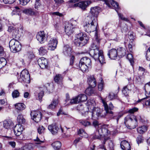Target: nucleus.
<instances>
[{"mask_svg":"<svg viewBox=\"0 0 150 150\" xmlns=\"http://www.w3.org/2000/svg\"><path fill=\"white\" fill-rule=\"evenodd\" d=\"M38 133L42 135L44 134L45 128L42 125H40L37 129Z\"/></svg>","mask_w":150,"mask_h":150,"instance_id":"39","label":"nucleus"},{"mask_svg":"<svg viewBox=\"0 0 150 150\" xmlns=\"http://www.w3.org/2000/svg\"><path fill=\"white\" fill-rule=\"evenodd\" d=\"M146 57L147 60L150 61V47L148 49L147 51Z\"/></svg>","mask_w":150,"mask_h":150,"instance_id":"57","label":"nucleus"},{"mask_svg":"<svg viewBox=\"0 0 150 150\" xmlns=\"http://www.w3.org/2000/svg\"><path fill=\"white\" fill-rule=\"evenodd\" d=\"M30 79V76L28 71L27 69H24L22 71L20 74V78H18L19 81L22 82L24 81L28 83Z\"/></svg>","mask_w":150,"mask_h":150,"instance_id":"7","label":"nucleus"},{"mask_svg":"<svg viewBox=\"0 0 150 150\" xmlns=\"http://www.w3.org/2000/svg\"><path fill=\"white\" fill-rule=\"evenodd\" d=\"M79 67L82 71L83 72H86L88 71V68L90 67L91 66H89L88 65L81 64L79 62Z\"/></svg>","mask_w":150,"mask_h":150,"instance_id":"28","label":"nucleus"},{"mask_svg":"<svg viewBox=\"0 0 150 150\" xmlns=\"http://www.w3.org/2000/svg\"><path fill=\"white\" fill-rule=\"evenodd\" d=\"M100 100L103 104L104 110L105 111V113L103 115L104 117H105L106 118L110 119H115L116 116L114 115L113 112L111 110H109L108 106L107 104L106 100L103 99L102 97H100Z\"/></svg>","mask_w":150,"mask_h":150,"instance_id":"4","label":"nucleus"},{"mask_svg":"<svg viewBox=\"0 0 150 150\" xmlns=\"http://www.w3.org/2000/svg\"><path fill=\"white\" fill-rule=\"evenodd\" d=\"M110 2L111 4L116 8L115 10L117 11V9L119 8V5L117 3L113 0H110Z\"/></svg>","mask_w":150,"mask_h":150,"instance_id":"41","label":"nucleus"},{"mask_svg":"<svg viewBox=\"0 0 150 150\" xmlns=\"http://www.w3.org/2000/svg\"><path fill=\"white\" fill-rule=\"evenodd\" d=\"M47 50L44 47H41L39 50V53L41 55H43L47 54Z\"/></svg>","mask_w":150,"mask_h":150,"instance_id":"35","label":"nucleus"},{"mask_svg":"<svg viewBox=\"0 0 150 150\" xmlns=\"http://www.w3.org/2000/svg\"><path fill=\"white\" fill-rule=\"evenodd\" d=\"M76 38L74 40L75 45L77 46H83L88 42L89 37L86 34L81 32L76 36Z\"/></svg>","mask_w":150,"mask_h":150,"instance_id":"2","label":"nucleus"},{"mask_svg":"<svg viewBox=\"0 0 150 150\" xmlns=\"http://www.w3.org/2000/svg\"><path fill=\"white\" fill-rule=\"evenodd\" d=\"M108 97L110 100H112L116 98L117 96L116 94H115L111 92L109 93Z\"/></svg>","mask_w":150,"mask_h":150,"instance_id":"52","label":"nucleus"},{"mask_svg":"<svg viewBox=\"0 0 150 150\" xmlns=\"http://www.w3.org/2000/svg\"><path fill=\"white\" fill-rule=\"evenodd\" d=\"M23 129V125L21 124H18L16 125L13 130L16 135L19 136L21 134V132Z\"/></svg>","mask_w":150,"mask_h":150,"instance_id":"17","label":"nucleus"},{"mask_svg":"<svg viewBox=\"0 0 150 150\" xmlns=\"http://www.w3.org/2000/svg\"><path fill=\"white\" fill-rule=\"evenodd\" d=\"M12 95L13 98H16L19 96L20 93L18 90H16L12 92Z\"/></svg>","mask_w":150,"mask_h":150,"instance_id":"47","label":"nucleus"},{"mask_svg":"<svg viewBox=\"0 0 150 150\" xmlns=\"http://www.w3.org/2000/svg\"><path fill=\"white\" fill-rule=\"evenodd\" d=\"M90 4V1H82L75 4L74 5L75 7H79L82 9H84Z\"/></svg>","mask_w":150,"mask_h":150,"instance_id":"20","label":"nucleus"},{"mask_svg":"<svg viewBox=\"0 0 150 150\" xmlns=\"http://www.w3.org/2000/svg\"><path fill=\"white\" fill-rule=\"evenodd\" d=\"M145 73V69L142 67H139L138 74L141 76H143Z\"/></svg>","mask_w":150,"mask_h":150,"instance_id":"51","label":"nucleus"},{"mask_svg":"<svg viewBox=\"0 0 150 150\" xmlns=\"http://www.w3.org/2000/svg\"><path fill=\"white\" fill-rule=\"evenodd\" d=\"M44 95V91H43V90L42 91H41L40 93H39L38 94V99L40 100L43 96Z\"/></svg>","mask_w":150,"mask_h":150,"instance_id":"59","label":"nucleus"},{"mask_svg":"<svg viewBox=\"0 0 150 150\" xmlns=\"http://www.w3.org/2000/svg\"><path fill=\"white\" fill-rule=\"evenodd\" d=\"M127 58L131 64L132 65L134 62L133 60V57L132 54H127Z\"/></svg>","mask_w":150,"mask_h":150,"instance_id":"50","label":"nucleus"},{"mask_svg":"<svg viewBox=\"0 0 150 150\" xmlns=\"http://www.w3.org/2000/svg\"><path fill=\"white\" fill-rule=\"evenodd\" d=\"M23 12L29 15H33L36 14V13L33 11V9L31 8L25 9L23 11Z\"/></svg>","mask_w":150,"mask_h":150,"instance_id":"31","label":"nucleus"},{"mask_svg":"<svg viewBox=\"0 0 150 150\" xmlns=\"http://www.w3.org/2000/svg\"><path fill=\"white\" fill-rule=\"evenodd\" d=\"M30 1V0H19L20 4L22 5H25Z\"/></svg>","mask_w":150,"mask_h":150,"instance_id":"58","label":"nucleus"},{"mask_svg":"<svg viewBox=\"0 0 150 150\" xmlns=\"http://www.w3.org/2000/svg\"><path fill=\"white\" fill-rule=\"evenodd\" d=\"M109 147L110 150H112L114 146V145L113 142L111 140H110L108 143Z\"/></svg>","mask_w":150,"mask_h":150,"instance_id":"64","label":"nucleus"},{"mask_svg":"<svg viewBox=\"0 0 150 150\" xmlns=\"http://www.w3.org/2000/svg\"><path fill=\"white\" fill-rule=\"evenodd\" d=\"M52 146L54 149L58 150L61 146V143L59 141H56L52 144Z\"/></svg>","mask_w":150,"mask_h":150,"instance_id":"32","label":"nucleus"},{"mask_svg":"<svg viewBox=\"0 0 150 150\" xmlns=\"http://www.w3.org/2000/svg\"><path fill=\"white\" fill-rule=\"evenodd\" d=\"M18 122L21 124H23L25 122V119L23 118V116L21 114L18 115L17 118Z\"/></svg>","mask_w":150,"mask_h":150,"instance_id":"37","label":"nucleus"},{"mask_svg":"<svg viewBox=\"0 0 150 150\" xmlns=\"http://www.w3.org/2000/svg\"><path fill=\"white\" fill-rule=\"evenodd\" d=\"M2 1L5 4H12L13 3L15 0H2Z\"/></svg>","mask_w":150,"mask_h":150,"instance_id":"60","label":"nucleus"},{"mask_svg":"<svg viewBox=\"0 0 150 150\" xmlns=\"http://www.w3.org/2000/svg\"><path fill=\"white\" fill-rule=\"evenodd\" d=\"M117 51L115 49H112L109 51L108 54V57L112 59H116L118 56Z\"/></svg>","mask_w":150,"mask_h":150,"instance_id":"19","label":"nucleus"},{"mask_svg":"<svg viewBox=\"0 0 150 150\" xmlns=\"http://www.w3.org/2000/svg\"><path fill=\"white\" fill-rule=\"evenodd\" d=\"M100 10L99 7L96 6L93 7L91 8L90 11V14L94 18H96L98 16L99 11Z\"/></svg>","mask_w":150,"mask_h":150,"instance_id":"16","label":"nucleus"},{"mask_svg":"<svg viewBox=\"0 0 150 150\" xmlns=\"http://www.w3.org/2000/svg\"><path fill=\"white\" fill-rule=\"evenodd\" d=\"M58 103V101L57 99L54 100L51 104L48 106L47 108L51 109L54 108L57 106Z\"/></svg>","mask_w":150,"mask_h":150,"instance_id":"33","label":"nucleus"},{"mask_svg":"<svg viewBox=\"0 0 150 150\" xmlns=\"http://www.w3.org/2000/svg\"><path fill=\"white\" fill-rule=\"evenodd\" d=\"M38 62L40 67L42 69L46 68L47 67L48 62L47 60L43 57L39 58Z\"/></svg>","mask_w":150,"mask_h":150,"instance_id":"15","label":"nucleus"},{"mask_svg":"<svg viewBox=\"0 0 150 150\" xmlns=\"http://www.w3.org/2000/svg\"><path fill=\"white\" fill-rule=\"evenodd\" d=\"M71 50V48L67 45L64 46L63 48V52L65 55L70 54Z\"/></svg>","mask_w":150,"mask_h":150,"instance_id":"30","label":"nucleus"},{"mask_svg":"<svg viewBox=\"0 0 150 150\" xmlns=\"http://www.w3.org/2000/svg\"><path fill=\"white\" fill-rule=\"evenodd\" d=\"M30 115L32 119L35 122L37 123L40 122L42 119V114L39 111H31Z\"/></svg>","mask_w":150,"mask_h":150,"instance_id":"9","label":"nucleus"},{"mask_svg":"<svg viewBox=\"0 0 150 150\" xmlns=\"http://www.w3.org/2000/svg\"><path fill=\"white\" fill-rule=\"evenodd\" d=\"M87 21L83 26L85 31L88 33L96 31V33L97 28L98 26L97 19L88 16L87 18ZM100 40L98 36L96 34L95 39L93 40L91 45L92 49L89 52V54L96 61L98 60L100 63L102 64L105 63V62L103 51L99 50Z\"/></svg>","mask_w":150,"mask_h":150,"instance_id":"1","label":"nucleus"},{"mask_svg":"<svg viewBox=\"0 0 150 150\" xmlns=\"http://www.w3.org/2000/svg\"><path fill=\"white\" fill-rule=\"evenodd\" d=\"M60 128H61L60 130L61 132H63V129L60 126L59 127L55 124L49 125L48 127L49 130L53 134H55L57 133L58 131L60 130Z\"/></svg>","mask_w":150,"mask_h":150,"instance_id":"10","label":"nucleus"},{"mask_svg":"<svg viewBox=\"0 0 150 150\" xmlns=\"http://www.w3.org/2000/svg\"><path fill=\"white\" fill-rule=\"evenodd\" d=\"M144 89L146 92L150 95V83H147L145 85Z\"/></svg>","mask_w":150,"mask_h":150,"instance_id":"42","label":"nucleus"},{"mask_svg":"<svg viewBox=\"0 0 150 150\" xmlns=\"http://www.w3.org/2000/svg\"><path fill=\"white\" fill-rule=\"evenodd\" d=\"M130 42L129 43L128 45V47L129 50L130 52H131L132 50V42L133 41V40H130Z\"/></svg>","mask_w":150,"mask_h":150,"instance_id":"61","label":"nucleus"},{"mask_svg":"<svg viewBox=\"0 0 150 150\" xmlns=\"http://www.w3.org/2000/svg\"><path fill=\"white\" fill-rule=\"evenodd\" d=\"M80 62L81 64H84L88 65L89 66H91V60L89 58L86 57L82 58L80 60Z\"/></svg>","mask_w":150,"mask_h":150,"instance_id":"24","label":"nucleus"},{"mask_svg":"<svg viewBox=\"0 0 150 150\" xmlns=\"http://www.w3.org/2000/svg\"><path fill=\"white\" fill-rule=\"evenodd\" d=\"M44 91H47L49 93H50L53 91L54 89V86L52 83H47L44 85L43 87Z\"/></svg>","mask_w":150,"mask_h":150,"instance_id":"21","label":"nucleus"},{"mask_svg":"<svg viewBox=\"0 0 150 150\" xmlns=\"http://www.w3.org/2000/svg\"><path fill=\"white\" fill-rule=\"evenodd\" d=\"M79 121L80 123L85 127L88 126L90 125V122L85 120H81Z\"/></svg>","mask_w":150,"mask_h":150,"instance_id":"45","label":"nucleus"},{"mask_svg":"<svg viewBox=\"0 0 150 150\" xmlns=\"http://www.w3.org/2000/svg\"><path fill=\"white\" fill-rule=\"evenodd\" d=\"M144 138L142 135H139L136 139L137 143L139 144L142 143L144 140Z\"/></svg>","mask_w":150,"mask_h":150,"instance_id":"46","label":"nucleus"},{"mask_svg":"<svg viewBox=\"0 0 150 150\" xmlns=\"http://www.w3.org/2000/svg\"><path fill=\"white\" fill-rule=\"evenodd\" d=\"M104 87L103 82L101 81L99 83L98 85V90L100 91H101Z\"/></svg>","mask_w":150,"mask_h":150,"instance_id":"53","label":"nucleus"},{"mask_svg":"<svg viewBox=\"0 0 150 150\" xmlns=\"http://www.w3.org/2000/svg\"><path fill=\"white\" fill-rule=\"evenodd\" d=\"M118 56L120 57H121L124 56L126 54V50L124 48H120L118 49Z\"/></svg>","mask_w":150,"mask_h":150,"instance_id":"29","label":"nucleus"},{"mask_svg":"<svg viewBox=\"0 0 150 150\" xmlns=\"http://www.w3.org/2000/svg\"><path fill=\"white\" fill-rule=\"evenodd\" d=\"M77 22L74 20H71L65 27V32L68 35H71L73 33V29L76 27Z\"/></svg>","mask_w":150,"mask_h":150,"instance_id":"5","label":"nucleus"},{"mask_svg":"<svg viewBox=\"0 0 150 150\" xmlns=\"http://www.w3.org/2000/svg\"><path fill=\"white\" fill-rule=\"evenodd\" d=\"M6 63V60L4 58H0V69L5 65Z\"/></svg>","mask_w":150,"mask_h":150,"instance_id":"44","label":"nucleus"},{"mask_svg":"<svg viewBox=\"0 0 150 150\" xmlns=\"http://www.w3.org/2000/svg\"><path fill=\"white\" fill-rule=\"evenodd\" d=\"M87 104L89 106H94L95 104V102L93 99L88 100L87 101Z\"/></svg>","mask_w":150,"mask_h":150,"instance_id":"54","label":"nucleus"},{"mask_svg":"<svg viewBox=\"0 0 150 150\" xmlns=\"http://www.w3.org/2000/svg\"><path fill=\"white\" fill-rule=\"evenodd\" d=\"M121 149L123 150H131V146L129 142L126 141H122L120 144Z\"/></svg>","mask_w":150,"mask_h":150,"instance_id":"22","label":"nucleus"},{"mask_svg":"<svg viewBox=\"0 0 150 150\" xmlns=\"http://www.w3.org/2000/svg\"><path fill=\"white\" fill-rule=\"evenodd\" d=\"M94 87L89 86L85 90L86 94L88 95H98L99 92L94 89Z\"/></svg>","mask_w":150,"mask_h":150,"instance_id":"18","label":"nucleus"},{"mask_svg":"<svg viewBox=\"0 0 150 150\" xmlns=\"http://www.w3.org/2000/svg\"><path fill=\"white\" fill-rule=\"evenodd\" d=\"M63 79V77L61 74L56 75L54 78V80L55 82L59 83L61 82Z\"/></svg>","mask_w":150,"mask_h":150,"instance_id":"36","label":"nucleus"},{"mask_svg":"<svg viewBox=\"0 0 150 150\" xmlns=\"http://www.w3.org/2000/svg\"><path fill=\"white\" fill-rule=\"evenodd\" d=\"M108 138L107 139H104L103 144L100 145V147L101 149H103L105 150H107L105 148V147L104 146V145L105 144V142H106V140L107 139L108 140Z\"/></svg>","mask_w":150,"mask_h":150,"instance_id":"62","label":"nucleus"},{"mask_svg":"<svg viewBox=\"0 0 150 150\" xmlns=\"http://www.w3.org/2000/svg\"><path fill=\"white\" fill-rule=\"evenodd\" d=\"M22 150H33L32 145L30 144H26L22 148Z\"/></svg>","mask_w":150,"mask_h":150,"instance_id":"43","label":"nucleus"},{"mask_svg":"<svg viewBox=\"0 0 150 150\" xmlns=\"http://www.w3.org/2000/svg\"><path fill=\"white\" fill-rule=\"evenodd\" d=\"M131 85L129 84L128 85L123 87L122 90V92L124 95L125 96H128L129 92L131 91Z\"/></svg>","mask_w":150,"mask_h":150,"instance_id":"25","label":"nucleus"},{"mask_svg":"<svg viewBox=\"0 0 150 150\" xmlns=\"http://www.w3.org/2000/svg\"><path fill=\"white\" fill-rule=\"evenodd\" d=\"M125 123L126 126L128 129H132L137 126V120L133 115H127L125 118Z\"/></svg>","mask_w":150,"mask_h":150,"instance_id":"3","label":"nucleus"},{"mask_svg":"<svg viewBox=\"0 0 150 150\" xmlns=\"http://www.w3.org/2000/svg\"><path fill=\"white\" fill-rule=\"evenodd\" d=\"M87 99L86 96L84 94L79 95L78 96H76L73 98L70 101L71 104L78 103L79 102H82L86 101Z\"/></svg>","mask_w":150,"mask_h":150,"instance_id":"8","label":"nucleus"},{"mask_svg":"<svg viewBox=\"0 0 150 150\" xmlns=\"http://www.w3.org/2000/svg\"><path fill=\"white\" fill-rule=\"evenodd\" d=\"M12 123L10 121L5 120L4 121L3 126L4 128L8 129V131H10V129L11 126H12Z\"/></svg>","mask_w":150,"mask_h":150,"instance_id":"34","label":"nucleus"},{"mask_svg":"<svg viewBox=\"0 0 150 150\" xmlns=\"http://www.w3.org/2000/svg\"><path fill=\"white\" fill-rule=\"evenodd\" d=\"M103 111L101 110L98 108H93L92 109V117L96 118H98L100 117H104L103 115L102 114Z\"/></svg>","mask_w":150,"mask_h":150,"instance_id":"11","label":"nucleus"},{"mask_svg":"<svg viewBox=\"0 0 150 150\" xmlns=\"http://www.w3.org/2000/svg\"><path fill=\"white\" fill-rule=\"evenodd\" d=\"M36 2L35 4V8L38 10L41 6V4L39 2V0H36Z\"/></svg>","mask_w":150,"mask_h":150,"instance_id":"56","label":"nucleus"},{"mask_svg":"<svg viewBox=\"0 0 150 150\" xmlns=\"http://www.w3.org/2000/svg\"><path fill=\"white\" fill-rule=\"evenodd\" d=\"M19 29L18 28H14V29L13 30L12 32L13 37L14 38H17L19 37V36L18 35V33Z\"/></svg>","mask_w":150,"mask_h":150,"instance_id":"48","label":"nucleus"},{"mask_svg":"<svg viewBox=\"0 0 150 150\" xmlns=\"http://www.w3.org/2000/svg\"><path fill=\"white\" fill-rule=\"evenodd\" d=\"M88 82L90 86L94 87L96 86V81L93 76H90L88 79Z\"/></svg>","mask_w":150,"mask_h":150,"instance_id":"23","label":"nucleus"},{"mask_svg":"<svg viewBox=\"0 0 150 150\" xmlns=\"http://www.w3.org/2000/svg\"><path fill=\"white\" fill-rule=\"evenodd\" d=\"M15 107L16 110L20 111L24 110L26 107L25 105L23 103H16L15 105Z\"/></svg>","mask_w":150,"mask_h":150,"instance_id":"26","label":"nucleus"},{"mask_svg":"<svg viewBox=\"0 0 150 150\" xmlns=\"http://www.w3.org/2000/svg\"><path fill=\"white\" fill-rule=\"evenodd\" d=\"M78 134L81 136L85 138L87 137L88 136L87 134L85 132L84 130L82 129H80L78 132Z\"/></svg>","mask_w":150,"mask_h":150,"instance_id":"38","label":"nucleus"},{"mask_svg":"<svg viewBox=\"0 0 150 150\" xmlns=\"http://www.w3.org/2000/svg\"><path fill=\"white\" fill-rule=\"evenodd\" d=\"M148 127L146 125H143L139 127L137 129L138 132L140 134H143L147 130Z\"/></svg>","mask_w":150,"mask_h":150,"instance_id":"27","label":"nucleus"},{"mask_svg":"<svg viewBox=\"0 0 150 150\" xmlns=\"http://www.w3.org/2000/svg\"><path fill=\"white\" fill-rule=\"evenodd\" d=\"M20 11L19 8L17 6L15 7V9L13 10L11 14L13 16L14 15H19L20 13Z\"/></svg>","mask_w":150,"mask_h":150,"instance_id":"40","label":"nucleus"},{"mask_svg":"<svg viewBox=\"0 0 150 150\" xmlns=\"http://www.w3.org/2000/svg\"><path fill=\"white\" fill-rule=\"evenodd\" d=\"M9 46L11 51L16 53L20 51L21 50V45L19 42L14 39L11 40L9 42Z\"/></svg>","mask_w":150,"mask_h":150,"instance_id":"6","label":"nucleus"},{"mask_svg":"<svg viewBox=\"0 0 150 150\" xmlns=\"http://www.w3.org/2000/svg\"><path fill=\"white\" fill-rule=\"evenodd\" d=\"M137 118L142 122L146 124L149 122V121L146 119H142L140 116H139L137 117Z\"/></svg>","mask_w":150,"mask_h":150,"instance_id":"55","label":"nucleus"},{"mask_svg":"<svg viewBox=\"0 0 150 150\" xmlns=\"http://www.w3.org/2000/svg\"><path fill=\"white\" fill-rule=\"evenodd\" d=\"M44 137L43 138H38V137H37L36 139H34V140L35 141L37 142L36 144H40L42 143H43L44 140Z\"/></svg>","mask_w":150,"mask_h":150,"instance_id":"49","label":"nucleus"},{"mask_svg":"<svg viewBox=\"0 0 150 150\" xmlns=\"http://www.w3.org/2000/svg\"><path fill=\"white\" fill-rule=\"evenodd\" d=\"M118 14L119 17L121 18V19L127 22L129 21V20H128V19L127 18L124 17H123V15H122L120 13H118Z\"/></svg>","mask_w":150,"mask_h":150,"instance_id":"63","label":"nucleus"},{"mask_svg":"<svg viewBox=\"0 0 150 150\" xmlns=\"http://www.w3.org/2000/svg\"><path fill=\"white\" fill-rule=\"evenodd\" d=\"M58 41L54 38H51L48 42L47 47L48 49L50 50H53L56 48Z\"/></svg>","mask_w":150,"mask_h":150,"instance_id":"12","label":"nucleus"},{"mask_svg":"<svg viewBox=\"0 0 150 150\" xmlns=\"http://www.w3.org/2000/svg\"><path fill=\"white\" fill-rule=\"evenodd\" d=\"M108 130L105 127L102 126L99 127L98 131V133L99 135V136L96 135L94 137V139H99L100 138V137L103 135H106L108 134Z\"/></svg>","mask_w":150,"mask_h":150,"instance_id":"14","label":"nucleus"},{"mask_svg":"<svg viewBox=\"0 0 150 150\" xmlns=\"http://www.w3.org/2000/svg\"><path fill=\"white\" fill-rule=\"evenodd\" d=\"M36 38L41 43H43L46 41L47 36L44 31L38 32L36 35Z\"/></svg>","mask_w":150,"mask_h":150,"instance_id":"13","label":"nucleus"}]
</instances>
